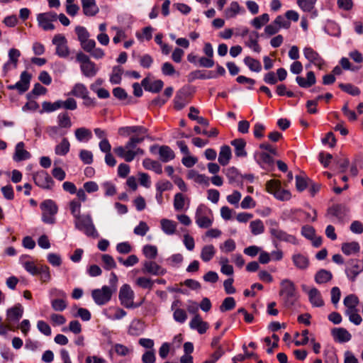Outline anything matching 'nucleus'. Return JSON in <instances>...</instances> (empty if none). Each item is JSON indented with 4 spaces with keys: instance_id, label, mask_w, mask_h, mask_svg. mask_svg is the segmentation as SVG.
Masks as SVG:
<instances>
[{
    "instance_id": "f257e3e1",
    "label": "nucleus",
    "mask_w": 363,
    "mask_h": 363,
    "mask_svg": "<svg viewBox=\"0 0 363 363\" xmlns=\"http://www.w3.org/2000/svg\"><path fill=\"white\" fill-rule=\"evenodd\" d=\"M143 142L140 136H131L124 146H117L113 148L114 153L125 160L127 162H132L138 155H143L145 152L138 147Z\"/></svg>"
},
{
    "instance_id": "f03ea898",
    "label": "nucleus",
    "mask_w": 363,
    "mask_h": 363,
    "mask_svg": "<svg viewBox=\"0 0 363 363\" xmlns=\"http://www.w3.org/2000/svg\"><path fill=\"white\" fill-rule=\"evenodd\" d=\"M279 295L286 307H291L298 300V296L294 283L289 279H284L280 283Z\"/></svg>"
},
{
    "instance_id": "7ed1b4c3",
    "label": "nucleus",
    "mask_w": 363,
    "mask_h": 363,
    "mask_svg": "<svg viewBox=\"0 0 363 363\" xmlns=\"http://www.w3.org/2000/svg\"><path fill=\"white\" fill-rule=\"evenodd\" d=\"M195 222L201 228H208L213 223L212 211L206 205L200 204L195 212Z\"/></svg>"
},
{
    "instance_id": "20e7f679",
    "label": "nucleus",
    "mask_w": 363,
    "mask_h": 363,
    "mask_svg": "<svg viewBox=\"0 0 363 363\" xmlns=\"http://www.w3.org/2000/svg\"><path fill=\"white\" fill-rule=\"evenodd\" d=\"M74 225L77 229L84 232V233L92 238L99 236L90 215L80 216L74 219Z\"/></svg>"
},
{
    "instance_id": "39448f33",
    "label": "nucleus",
    "mask_w": 363,
    "mask_h": 363,
    "mask_svg": "<svg viewBox=\"0 0 363 363\" xmlns=\"http://www.w3.org/2000/svg\"><path fill=\"white\" fill-rule=\"evenodd\" d=\"M40 207L42 211V221L46 224L55 223V215L58 211L55 202L51 199H46L40 203Z\"/></svg>"
},
{
    "instance_id": "423d86ee",
    "label": "nucleus",
    "mask_w": 363,
    "mask_h": 363,
    "mask_svg": "<svg viewBox=\"0 0 363 363\" xmlns=\"http://www.w3.org/2000/svg\"><path fill=\"white\" fill-rule=\"evenodd\" d=\"M269 232L272 238L279 241H283L291 243L294 245H298V241L296 238L292 235L288 234L284 230H281L277 222H271V225L269 228Z\"/></svg>"
},
{
    "instance_id": "0eeeda50",
    "label": "nucleus",
    "mask_w": 363,
    "mask_h": 363,
    "mask_svg": "<svg viewBox=\"0 0 363 363\" xmlns=\"http://www.w3.org/2000/svg\"><path fill=\"white\" fill-rule=\"evenodd\" d=\"M119 300L121 303L127 308H133L138 306L134 303L135 294L128 284H123L119 291Z\"/></svg>"
},
{
    "instance_id": "6e6552de",
    "label": "nucleus",
    "mask_w": 363,
    "mask_h": 363,
    "mask_svg": "<svg viewBox=\"0 0 363 363\" xmlns=\"http://www.w3.org/2000/svg\"><path fill=\"white\" fill-rule=\"evenodd\" d=\"M33 179L38 186L45 190H51L55 184L52 178L44 170L34 172Z\"/></svg>"
},
{
    "instance_id": "1a4fd4ad",
    "label": "nucleus",
    "mask_w": 363,
    "mask_h": 363,
    "mask_svg": "<svg viewBox=\"0 0 363 363\" xmlns=\"http://www.w3.org/2000/svg\"><path fill=\"white\" fill-rule=\"evenodd\" d=\"M112 294L113 290L107 286H104L101 289H94L91 291L92 298L99 306L107 303L111 300Z\"/></svg>"
},
{
    "instance_id": "9d476101",
    "label": "nucleus",
    "mask_w": 363,
    "mask_h": 363,
    "mask_svg": "<svg viewBox=\"0 0 363 363\" xmlns=\"http://www.w3.org/2000/svg\"><path fill=\"white\" fill-rule=\"evenodd\" d=\"M57 18V14L52 11L39 13L37 16L38 25L44 30H54L55 26L53 25L52 22L55 21Z\"/></svg>"
},
{
    "instance_id": "9b49d317",
    "label": "nucleus",
    "mask_w": 363,
    "mask_h": 363,
    "mask_svg": "<svg viewBox=\"0 0 363 363\" xmlns=\"http://www.w3.org/2000/svg\"><path fill=\"white\" fill-rule=\"evenodd\" d=\"M303 52L306 59L309 62V65L313 64L319 69H323L325 60L317 51L311 47H305Z\"/></svg>"
},
{
    "instance_id": "f8f14e48",
    "label": "nucleus",
    "mask_w": 363,
    "mask_h": 363,
    "mask_svg": "<svg viewBox=\"0 0 363 363\" xmlns=\"http://www.w3.org/2000/svg\"><path fill=\"white\" fill-rule=\"evenodd\" d=\"M52 42L56 46V54L59 57L65 58L69 55L67 40L63 35H55L52 38Z\"/></svg>"
},
{
    "instance_id": "ddd939ff",
    "label": "nucleus",
    "mask_w": 363,
    "mask_h": 363,
    "mask_svg": "<svg viewBox=\"0 0 363 363\" xmlns=\"http://www.w3.org/2000/svg\"><path fill=\"white\" fill-rule=\"evenodd\" d=\"M30 79V74L24 71L21 74L20 80L14 84L8 86V89L10 90L17 89L20 94H23L28 89Z\"/></svg>"
},
{
    "instance_id": "4468645a",
    "label": "nucleus",
    "mask_w": 363,
    "mask_h": 363,
    "mask_svg": "<svg viewBox=\"0 0 363 363\" xmlns=\"http://www.w3.org/2000/svg\"><path fill=\"white\" fill-rule=\"evenodd\" d=\"M254 158L257 164L263 169L269 168L274 164L272 155L264 151H256L254 154Z\"/></svg>"
},
{
    "instance_id": "2eb2a0df",
    "label": "nucleus",
    "mask_w": 363,
    "mask_h": 363,
    "mask_svg": "<svg viewBox=\"0 0 363 363\" xmlns=\"http://www.w3.org/2000/svg\"><path fill=\"white\" fill-rule=\"evenodd\" d=\"M24 308L21 303H16L6 311V320L9 323L18 322L23 316Z\"/></svg>"
},
{
    "instance_id": "dca6fc26",
    "label": "nucleus",
    "mask_w": 363,
    "mask_h": 363,
    "mask_svg": "<svg viewBox=\"0 0 363 363\" xmlns=\"http://www.w3.org/2000/svg\"><path fill=\"white\" fill-rule=\"evenodd\" d=\"M349 264L350 267L346 269L345 272L347 277L354 281L357 275L363 271V264L357 259H351Z\"/></svg>"
},
{
    "instance_id": "f3484780",
    "label": "nucleus",
    "mask_w": 363,
    "mask_h": 363,
    "mask_svg": "<svg viewBox=\"0 0 363 363\" xmlns=\"http://www.w3.org/2000/svg\"><path fill=\"white\" fill-rule=\"evenodd\" d=\"M189 327L192 330H196L199 334H204L209 328L207 322L203 320L199 314H196L189 322Z\"/></svg>"
},
{
    "instance_id": "a211bd4d",
    "label": "nucleus",
    "mask_w": 363,
    "mask_h": 363,
    "mask_svg": "<svg viewBox=\"0 0 363 363\" xmlns=\"http://www.w3.org/2000/svg\"><path fill=\"white\" fill-rule=\"evenodd\" d=\"M143 272L153 275H164L167 272L166 269L152 261H145L143 263Z\"/></svg>"
},
{
    "instance_id": "6ab92c4d",
    "label": "nucleus",
    "mask_w": 363,
    "mask_h": 363,
    "mask_svg": "<svg viewBox=\"0 0 363 363\" xmlns=\"http://www.w3.org/2000/svg\"><path fill=\"white\" fill-rule=\"evenodd\" d=\"M30 157V153L25 149L24 143H18L15 147V152L13 156V160L16 162H21L28 160Z\"/></svg>"
},
{
    "instance_id": "aec40b11",
    "label": "nucleus",
    "mask_w": 363,
    "mask_h": 363,
    "mask_svg": "<svg viewBox=\"0 0 363 363\" xmlns=\"http://www.w3.org/2000/svg\"><path fill=\"white\" fill-rule=\"evenodd\" d=\"M83 13L86 16H94L99 9L95 0H81Z\"/></svg>"
},
{
    "instance_id": "412c9836",
    "label": "nucleus",
    "mask_w": 363,
    "mask_h": 363,
    "mask_svg": "<svg viewBox=\"0 0 363 363\" xmlns=\"http://www.w3.org/2000/svg\"><path fill=\"white\" fill-rule=\"evenodd\" d=\"M307 294L309 301L313 307H322L324 306V301L318 289L313 287L310 290H308Z\"/></svg>"
},
{
    "instance_id": "4be33fe9",
    "label": "nucleus",
    "mask_w": 363,
    "mask_h": 363,
    "mask_svg": "<svg viewBox=\"0 0 363 363\" xmlns=\"http://www.w3.org/2000/svg\"><path fill=\"white\" fill-rule=\"evenodd\" d=\"M316 0H297V4L304 12L311 13V17L318 16V11L315 9Z\"/></svg>"
},
{
    "instance_id": "5701e85b",
    "label": "nucleus",
    "mask_w": 363,
    "mask_h": 363,
    "mask_svg": "<svg viewBox=\"0 0 363 363\" xmlns=\"http://www.w3.org/2000/svg\"><path fill=\"white\" fill-rule=\"evenodd\" d=\"M142 86L146 91L157 93L159 92L163 87L164 83L162 80L157 79L154 82H150L147 78H145L143 79L141 82Z\"/></svg>"
},
{
    "instance_id": "b1692460",
    "label": "nucleus",
    "mask_w": 363,
    "mask_h": 363,
    "mask_svg": "<svg viewBox=\"0 0 363 363\" xmlns=\"http://www.w3.org/2000/svg\"><path fill=\"white\" fill-rule=\"evenodd\" d=\"M296 82L302 88H309L316 82V78L313 72L310 71L306 74V78L298 76Z\"/></svg>"
},
{
    "instance_id": "393cba45",
    "label": "nucleus",
    "mask_w": 363,
    "mask_h": 363,
    "mask_svg": "<svg viewBox=\"0 0 363 363\" xmlns=\"http://www.w3.org/2000/svg\"><path fill=\"white\" fill-rule=\"evenodd\" d=\"M292 262L294 266L301 270L306 269L309 266L308 258L301 253H295L291 257Z\"/></svg>"
},
{
    "instance_id": "a878e982",
    "label": "nucleus",
    "mask_w": 363,
    "mask_h": 363,
    "mask_svg": "<svg viewBox=\"0 0 363 363\" xmlns=\"http://www.w3.org/2000/svg\"><path fill=\"white\" fill-rule=\"evenodd\" d=\"M347 208L341 204L335 205L329 209V213L335 217L339 221H342L347 216Z\"/></svg>"
},
{
    "instance_id": "bb28decb",
    "label": "nucleus",
    "mask_w": 363,
    "mask_h": 363,
    "mask_svg": "<svg viewBox=\"0 0 363 363\" xmlns=\"http://www.w3.org/2000/svg\"><path fill=\"white\" fill-rule=\"evenodd\" d=\"M186 177L191 179L196 183L203 184L205 186L209 185V178L204 174H201L194 169H191L187 172Z\"/></svg>"
},
{
    "instance_id": "cd10ccee",
    "label": "nucleus",
    "mask_w": 363,
    "mask_h": 363,
    "mask_svg": "<svg viewBox=\"0 0 363 363\" xmlns=\"http://www.w3.org/2000/svg\"><path fill=\"white\" fill-rule=\"evenodd\" d=\"M230 144L235 147V154L237 157H246L245 150L246 142L242 138H237L230 142Z\"/></svg>"
},
{
    "instance_id": "c85d7f7f",
    "label": "nucleus",
    "mask_w": 363,
    "mask_h": 363,
    "mask_svg": "<svg viewBox=\"0 0 363 363\" xmlns=\"http://www.w3.org/2000/svg\"><path fill=\"white\" fill-rule=\"evenodd\" d=\"M158 154L160 160L163 162H168L175 157L174 151L167 145L160 146Z\"/></svg>"
},
{
    "instance_id": "c756f323",
    "label": "nucleus",
    "mask_w": 363,
    "mask_h": 363,
    "mask_svg": "<svg viewBox=\"0 0 363 363\" xmlns=\"http://www.w3.org/2000/svg\"><path fill=\"white\" fill-rule=\"evenodd\" d=\"M332 335L336 340L340 342H348L352 337L350 333L343 328L333 329L332 330Z\"/></svg>"
},
{
    "instance_id": "7c9ffc66",
    "label": "nucleus",
    "mask_w": 363,
    "mask_h": 363,
    "mask_svg": "<svg viewBox=\"0 0 363 363\" xmlns=\"http://www.w3.org/2000/svg\"><path fill=\"white\" fill-rule=\"evenodd\" d=\"M232 157L231 149L228 145H223L220 147L219 155H218V162L222 166L227 165Z\"/></svg>"
},
{
    "instance_id": "2f4dec72",
    "label": "nucleus",
    "mask_w": 363,
    "mask_h": 363,
    "mask_svg": "<svg viewBox=\"0 0 363 363\" xmlns=\"http://www.w3.org/2000/svg\"><path fill=\"white\" fill-rule=\"evenodd\" d=\"M259 34L257 32H252L250 34L248 40L245 42V45L257 53L261 52V47L258 43Z\"/></svg>"
},
{
    "instance_id": "473e14b6",
    "label": "nucleus",
    "mask_w": 363,
    "mask_h": 363,
    "mask_svg": "<svg viewBox=\"0 0 363 363\" xmlns=\"http://www.w3.org/2000/svg\"><path fill=\"white\" fill-rule=\"evenodd\" d=\"M74 136L77 141L88 142L92 138L91 131L86 128H78L74 130Z\"/></svg>"
},
{
    "instance_id": "72a5a7b5",
    "label": "nucleus",
    "mask_w": 363,
    "mask_h": 363,
    "mask_svg": "<svg viewBox=\"0 0 363 363\" xmlns=\"http://www.w3.org/2000/svg\"><path fill=\"white\" fill-rule=\"evenodd\" d=\"M106 317L110 320H120L126 315V312L120 308H109L104 311Z\"/></svg>"
},
{
    "instance_id": "f704fd0d",
    "label": "nucleus",
    "mask_w": 363,
    "mask_h": 363,
    "mask_svg": "<svg viewBox=\"0 0 363 363\" xmlns=\"http://www.w3.org/2000/svg\"><path fill=\"white\" fill-rule=\"evenodd\" d=\"M161 228L167 235H173L176 232L177 223L169 219L163 218L160 220Z\"/></svg>"
},
{
    "instance_id": "c9c22d12",
    "label": "nucleus",
    "mask_w": 363,
    "mask_h": 363,
    "mask_svg": "<svg viewBox=\"0 0 363 363\" xmlns=\"http://www.w3.org/2000/svg\"><path fill=\"white\" fill-rule=\"evenodd\" d=\"M186 202L189 205V199L182 193H177L174 196V208L176 211H182L185 208Z\"/></svg>"
},
{
    "instance_id": "e433bc0d",
    "label": "nucleus",
    "mask_w": 363,
    "mask_h": 363,
    "mask_svg": "<svg viewBox=\"0 0 363 363\" xmlns=\"http://www.w3.org/2000/svg\"><path fill=\"white\" fill-rule=\"evenodd\" d=\"M341 250L346 255H351L359 252L360 246L357 242H344L342 244Z\"/></svg>"
},
{
    "instance_id": "4c0bfd02",
    "label": "nucleus",
    "mask_w": 363,
    "mask_h": 363,
    "mask_svg": "<svg viewBox=\"0 0 363 363\" xmlns=\"http://www.w3.org/2000/svg\"><path fill=\"white\" fill-rule=\"evenodd\" d=\"M143 165L146 169L154 171L156 174H161L162 173V167L161 164L155 160L150 158H145L143 161Z\"/></svg>"
},
{
    "instance_id": "58836bf2",
    "label": "nucleus",
    "mask_w": 363,
    "mask_h": 363,
    "mask_svg": "<svg viewBox=\"0 0 363 363\" xmlns=\"http://www.w3.org/2000/svg\"><path fill=\"white\" fill-rule=\"evenodd\" d=\"M80 69L82 74L86 77H93L98 72L95 63L92 61H89L84 65H81Z\"/></svg>"
},
{
    "instance_id": "ea45409f",
    "label": "nucleus",
    "mask_w": 363,
    "mask_h": 363,
    "mask_svg": "<svg viewBox=\"0 0 363 363\" xmlns=\"http://www.w3.org/2000/svg\"><path fill=\"white\" fill-rule=\"evenodd\" d=\"M216 250L213 245H207L202 247L201 251V258L205 262H209L216 255Z\"/></svg>"
},
{
    "instance_id": "a19ab883",
    "label": "nucleus",
    "mask_w": 363,
    "mask_h": 363,
    "mask_svg": "<svg viewBox=\"0 0 363 363\" xmlns=\"http://www.w3.org/2000/svg\"><path fill=\"white\" fill-rule=\"evenodd\" d=\"M70 149V143L67 138H63L61 142L55 147V153L57 155L65 156Z\"/></svg>"
},
{
    "instance_id": "79ce46f5",
    "label": "nucleus",
    "mask_w": 363,
    "mask_h": 363,
    "mask_svg": "<svg viewBox=\"0 0 363 363\" xmlns=\"http://www.w3.org/2000/svg\"><path fill=\"white\" fill-rule=\"evenodd\" d=\"M242 11V9L237 1H232L225 11V17L228 19L235 18Z\"/></svg>"
},
{
    "instance_id": "37998d69",
    "label": "nucleus",
    "mask_w": 363,
    "mask_h": 363,
    "mask_svg": "<svg viewBox=\"0 0 363 363\" xmlns=\"http://www.w3.org/2000/svg\"><path fill=\"white\" fill-rule=\"evenodd\" d=\"M333 278V274L330 271L320 269L315 275V281L317 284H321L330 281Z\"/></svg>"
},
{
    "instance_id": "c03bdc74",
    "label": "nucleus",
    "mask_w": 363,
    "mask_h": 363,
    "mask_svg": "<svg viewBox=\"0 0 363 363\" xmlns=\"http://www.w3.org/2000/svg\"><path fill=\"white\" fill-rule=\"evenodd\" d=\"M343 303L347 308L345 311L356 310L359 304V298L356 295L350 294L344 298Z\"/></svg>"
},
{
    "instance_id": "a18cd8bd",
    "label": "nucleus",
    "mask_w": 363,
    "mask_h": 363,
    "mask_svg": "<svg viewBox=\"0 0 363 363\" xmlns=\"http://www.w3.org/2000/svg\"><path fill=\"white\" fill-rule=\"evenodd\" d=\"M69 94L77 98L82 99L84 98L86 95L89 94V91L84 84L82 83H77L74 84Z\"/></svg>"
},
{
    "instance_id": "49530a36",
    "label": "nucleus",
    "mask_w": 363,
    "mask_h": 363,
    "mask_svg": "<svg viewBox=\"0 0 363 363\" xmlns=\"http://www.w3.org/2000/svg\"><path fill=\"white\" fill-rule=\"evenodd\" d=\"M250 229L253 235H259L264 232V225L260 219L252 220L250 223Z\"/></svg>"
},
{
    "instance_id": "de8ad7c7",
    "label": "nucleus",
    "mask_w": 363,
    "mask_h": 363,
    "mask_svg": "<svg viewBox=\"0 0 363 363\" xmlns=\"http://www.w3.org/2000/svg\"><path fill=\"white\" fill-rule=\"evenodd\" d=\"M112 350L120 357H127L133 352V349L131 347L120 343L114 344Z\"/></svg>"
},
{
    "instance_id": "09e8293b",
    "label": "nucleus",
    "mask_w": 363,
    "mask_h": 363,
    "mask_svg": "<svg viewBox=\"0 0 363 363\" xmlns=\"http://www.w3.org/2000/svg\"><path fill=\"white\" fill-rule=\"evenodd\" d=\"M57 125L61 128L69 129L72 127L71 118L67 113H61L57 116Z\"/></svg>"
},
{
    "instance_id": "8fccbe9b",
    "label": "nucleus",
    "mask_w": 363,
    "mask_h": 363,
    "mask_svg": "<svg viewBox=\"0 0 363 363\" xmlns=\"http://www.w3.org/2000/svg\"><path fill=\"white\" fill-rule=\"evenodd\" d=\"M244 63L252 72H259L262 69V65L259 60H255L250 56L245 57Z\"/></svg>"
},
{
    "instance_id": "3c124183",
    "label": "nucleus",
    "mask_w": 363,
    "mask_h": 363,
    "mask_svg": "<svg viewBox=\"0 0 363 363\" xmlns=\"http://www.w3.org/2000/svg\"><path fill=\"white\" fill-rule=\"evenodd\" d=\"M21 263L24 269L33 276L38 275L39 267H37L35 263L31 260H24L23 257L21 258Z\"/></svg>"
},
{
    "instance_id": "603ef678",
    "label": "nucleus",
    "mask_w": 363,
    "mask_h": 363,
    "mask_svg": "<svg viewBox=\"0 0 363 363\" xmlns=\"http://www.w3.org/2000/svg\"><path fill=\"white\" fill-rule=\"evenodd\" d=\"M60 108H61L60 100H58L54 103L44 101L42 104V110L40 112V113H43V112L50 113Z\"/></svg>"
},
{
    "instance_id": "864d4df0",
    "label": "nucleus",
    "mask_w": 363,
    "mask_h": 363,
    "mask_svg": "<svg viewBox=\"0 0 363 363\" xmlns=\"http://www.w3.org/2000/svg\"><path fill=\"white\" fill-rule=\"evenodd\" d=\"M269 21V16L267 13H263L257 17H255L252 21L251 24L256 29H260L264 25Z\"/></svg>"
},
{
    "instance_id": "5fc2aeb1",
    "label": "nucleus",
    "mask_w": 363,
    "mask_h": 363,
    "mask_svg": "<svg viewBox=\"0 0 363 363\" xmlns=\"http://www.w3.org/2000/svg\"><path fill=\"white\" fill-rule=\"evenodd\" d=\"M38 274L40 275V279L42 282L46 283L50 281L51 279L50 268L46 265H41L39 267Z\"/></svg>"
},
{
    "instance_id": "6e6d98bb",
    "label": "nucleus",
    "mask_w": 363,
    "mask_h": 363,
    "mask_svg": "<svg viewBox=\"0 0 363 363\" xmlns=\"http://www.w3.org/2000/svg\"><path fill=\"white\" fill-rule=\"evenodd\" d=\"M339 87L345 92L352 95L358 96L360 94V90L357 86H355L351 84H343L340 83Z\"/></svg>"
},
{
    "instance_id": "4d7b16f0",
    "label": "nucleus",
    "mask_w": 363,
    "mask_h": 363,
    "mask_svg": "<svg viewBox=\"0 0 363 363\" xmlns=\"http://www.w3.org/2000/svg\"><path fill=\"white\" fill-rule=\"evenodd\" d=\"M21 56V52L16 48H11L9 51V62H8L6 64H5L4 68L6 69V67L9 66V62H11L13 64L14 67H16L18 57Z\"/></svg>"
},
{
    "instance_id": "13d9d810",
    "label": "nucleus",
    "mask_w": 363,
    "mask_h": 363,
    "mask_svg": "<svg viewBox=\"0 0 363 363\" xmlns=\"http://www.w3.org/2000/svg\"><path fill=\"white\" fill-rule=\"evenodd\" d=\"M101 259L105 269L111 270L116 267V263L112 256L105 254L102 255Z\"/></svg>"
},
{
    "instance_id": "bf43d9fd",
    "label": "nucleus",
    "mask_w": 363,
    "mask_h": 363,
    "mask_svg": "<svg viewBox=\"0 0 363 363\" xmlns=\"http://www.w3.org/2000/svg\"><path fill=\"white\" fill-rule=\"evenodd\" d=\"M123 74V69L119 66H116L113 68L112 74L110 77V82L112 84H119L121 81V76Z\"/></svg>"
},
{
    "instance_id": "052dcab7",
    "label": "nucleus",
    "mask_w": 363,
    "mask_h": 363,
    "mask_svg": "<svg viewBox=\"0 0 363 363\" xmlns=\"http://www.w3.org/2000/svg\"><path fill=\"white\" fill-rule=\"evenodd\" d=\"M144 255L148 259H155L157 255V248L155 245H146L143 248Z\"/></svg>"
},
{
    "instance_id": "680f3d73",
    "label": "nucleus",
    "mask_w": 363,
    "mask_h": 363,
    "mask_svg": "<svg viewBox=\"0 0 363 363\" xmlns=\"http://www.w3.org/2000/svg\"><path fill=\"white\" fill-rule=\"evenodd\" d=\"M52 308L55 311H63L67 306V302L62 298H55L51 301Z\"/></svg>"
},
{
    "instance_id": "e2e57ef3",
    "label": "nucleus",
    "mask_w": 363,
    "mask_h": 363,
    "mask_svg": "<svg viewBox=\"0 0 363 363\" xmlns=\"http://www.w3.org/2000/svg\"><path fill=\"white\" fill-rule=\"evenodd\" d=\"M74 30L77 35V39L79 41V43H82V41L90 38V33H89L87 29L84 26H78L75 28Z\"/></svg>"
},
{
    "instance_id": "0e129e2a",
    "label": "nucleus",
    "mask_w": 363,
    "mask_h": 363,
    "mask_svg": "<svg viewBox=\"0 0 363 363\" xmlns=\"http://www.w3.org/2000/svg\"><path fill=\"white\" fill-rule=\"evenodd\" d=\"M71 213L74 216V219L79 217L81 215V203L77 200H72L69 203Z\"/></svg>"
},
{
    "instance_id": "69168bd1",
    "label": "nucleus",
    "mask_w": 363,
    "mask_h": 363,
    "mask_svg": "<svg viewBox=\"0 0 363 363\" xmlns=\"http://www.w3.org/2000/svg\"><path fill=\"white\" fill-rule=\"evenodd\" d=\"M174 320L179 323H184L187 319L186 312L182 308H176L173 313Z\"/></svg>"
},
{
    "instance_id": "338daca9",
    "label": "nucleus",
    "mask_w": 363,
    "mask_h": 363,
    "mask_svg": "<svg viewBox=\"0 0 363 363\" xmlns=\"http://www.w3.org/2000/svg\"><path fill=\"white\" fill-rule=\"evenodd\" d=\"M235 306V301L233 297H227L225 298L222 304L220 306V310L222 312L232 310Z\"/></svg>"
},
{
    "instance_id": "774afa93",
    "label": "nucleus",
    "mask_w": 363,
    "mask_h": 363,
    "mask_svg": "<svg viewBox=\"0 0 363 363\" xmlns=\"http://www.w3.org/2000/svg\"><path fill=\"white\" fill-rule=\"evenodd\" d=\"M224 172L230 183L235 182L239 177L238 169L233 167L227 168Z\"/></svg>"
}]
</instances>
